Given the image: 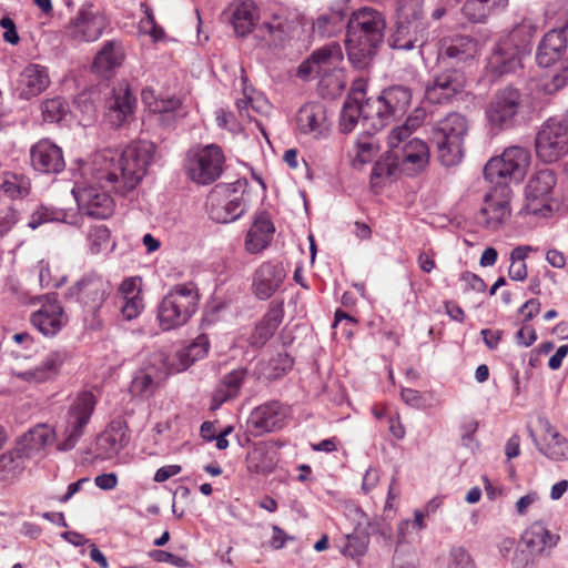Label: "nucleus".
Returning a JSON list of instances; mask_svg holds the SVG:
<instances>
[{
	"mask_svg": "<svg viewBox=\"0 0 568 568\" xmlns=\"http://www.w3.org/2000/svg\"><path fill=\"white\" fill-rule=\"evenodd\" d=\"M155 146L149 141L132 142L120 154L99 153L82 169L81 180L74 183L72 194L80 211L93 219L104 220L113 212L110 192L125 196L146 174Z\"/></svg>",
	"mask_w": 568,
	"mask_h": 568,
	"instance_id": "1",
	"label": "nucleus"
},
{
	"mask_svg": "<svg viewBox=\"0 0 568 568\" xmlns=\"http://www.w3.org/2000/svg\"><path fill=\"white\" fill-rule=\"evenodd\" d=\"M0 27L2 29H4V32H3V40L12 45H16L19 43L20 41V37L18 34V31H17V28H16V23L14 21L8 17V16H3L1 19H0Z\"/></svg>",
	"mask_w": 568,
	"mask_h": 568,
	"instance_id": "60",
	"label": "nucleus"
},
{
	"mask_svg": "<svg viewBox=\"0 0 568 568\" xmlns=\"http://www.w3.org/2000/svg\"><path fill=\"white\" fill-rule=\"evenodd\" d=\"M200 295L193 283L174 285L158 306V320L163 331L185 325L197 310Z\"/></svg>",
	"mask_w": 568,
	"mask_h": 568,
	"instance_id": "6",
	"label": "nucleus"
},
{
	"mask_svg": "<svg viewBox=\"0 0 568 568\" xmlns=\"http://www.w3.org/2000/svg\"><path fill=\"white\" fill-rule=\"evenodd\" d=\"M19 222V212L12 207L0 210V239L4 237Z\"/></svg>",
	"mask_w": 568,
	"mask_h": 568,
	"instance_id": "57",
	"label": "nucleus"
},
{
	"mask_svg": "<svg viewBox=\"0 0 568 568\" xmlns=\"http://www.w3.org/2000/svg\"><path fill=\"white\" fill-rule=\"evenodd\" d=\"M88 246L92 254H99L110 246V231L105 225H97L88 233Z\"/></svg>",
	"mask_w": 568,
	"mask_h": 568,
	"instance_id": "52",
	"label": "nucleus"
},
{
	"mask_svg": "<svg viewBox=\"0 0 568 568\" xmlns=\"http://www.w3.org/2000/svg\"><path fill=\"white\" fill-rule=\"evenodd\" d=\"M410 101L412 91L405 85L385 88L377 97L366 99L362 85L353 87L341 112L339 129L343 133H349L359 123L365 134L373 135L393 120L402 118Z\"/></svg>",
	"mask_w": 568,
	"mask_h": 568,
	"instance_id": "2",
	"label": "nucleus"
},
{
	"mask_svg": "<svg viewBox=\"0 0 568 568\" xmlns=\"http://www.w3.org/2000/svg\"><path fill=\"white\" fill-rule=\"evenodd\" d=\"M449 568H475V562L464 547L455 546L449 552Z\"/></svg>",
	"mask_w": 568,
	"mask_h": 568,
	"instance_id": "55",
	"label": "nucleus"
},
{
	"mask_svg": "<svg viewBox=\"0 0 568 568\" xmlns=\"http://www.w3.org/2000/svg\"><path fill=\"white\" fill-rule=\"evenodd\" d=\"M0 190L11 200L24 199L30 194V182L22 175L4 174Z\"/></svg>",
	"mask_w": 568,
	"mask_h": 568,
	"instance_id": "45",
	"label": "nucleus"
},
{
	"mask_svg": "<svg viewBox=\"0 0 568 568\" xmlns=\"http://www.w3.org/2000/svg\"><path fill=\"white\" fill-rule=\"evenodd\" d=\"M369 536L364 532H354L346 536V544L342 552L353 559L362 558L368 548Z\"/></svg>",
	"mask_w": 568,
	"mask_h": 568,
	"instance_id": "50",
	"label": "nucleus"
},
{
	"mask_svg": "<svg viewBox=\"0 0 568 568\" xmlns=\"http://www.w3.org/2000/svg\"><path fill=\"white\" fill-rule=\"evenodd\" d=\"M525 54L505 38H501L494 48L489 58V67L494 74L504 75L515 72L521 67Z\"/></svg>",
	"mask_w": 568,
	"mask_h": 568,
	"instance_id": "27",
	"label": "nucleus"
},
{
	"mask_svg": "<svg viewBox=\"0 0 568 568\" xmlns=\"http://www.w3.org/2000/svg\"><path fill=\"white\" fill-rule=\"evenodd\" d=\"M537 339V334L534 327L524 325L517 333H516V341L517 344L523 345L525 347H528L535 343Z\"/></svg>",
	"mask_w": 568,
	"mask_h": 568,
	"instance_id": "64",
	"label": "nucleus"
},
{
	"mask_svg": "<svg viewBox=\"0 0 568 568\" xmlns=\"http://www.w3.org/2000/svg\"><path fill=\"white\" fill-rule=\"evenodd\" d=\"M55 439V432L47 424H38L23 434L17 442L20 453L27 458L40 455Z\"/></svg>",
	"mask_w": 568,
	"mask_h": 568,
	"instance_id": "31",
	"label": "nucleus"
},
{
	"mask_svg": "<svg viewBox=\"0 0 568 568\" xmlns=\"http://www.w3.org/2000/svg\"><path fill=\"white\" fill-rule=\"evenodd\" d=\"M397 170H400L399 164L397 163V160L392 156V149H389L385 159L375 162L372 169L371 179L373 181L375 179L390 178Z\"/></svg>",
	"mask_w": 568,
	"mask_h": 568,
	"instance_id": "53",
	"label": "nucleus"
},
{
	"mask_svg": "<svg viewBox=\"0 0 568 568\" xmlns=\"http://www.w3.org/2000/svg\"><path fill=\"white\" fill-rule=\"evenodd\" d=\"M65 358L67 354L64 352H50L40 365L33 369L19 373L18 377L30 384H40L52 381L60 373Z\"/></svg>",
	"mask_w": 568,
	"mask_h": 568,
	"instance_id": "33",
	"label": "nucleus"
},
{
	"mask_svg": "<svg viewBox=\"0 0 568 568\" xmlns=\"http://www.w3.org/2000/svg\"><path fill=\"white\" fill-rule=\"evenodd\" d=\"M42 116L45 122L59 123L69 113V104L63 98L48 99L41 106Z\"/></svg>",
	"mask_w": 568,
	"mask_h": 568,
	"instance_id": "48",
	"label": "nucleus"
},
{
	"mask_svg": "<svg viewBox=\"0 0 568 568\" xmlns=\"http://www.w3.org/2000/svg\"><path fill=\"white\" fill-rule=\"evenodd\" d=\"M234 31L240 37H245L254 30L256 22V8L252 1H244L232 12L231 18Z\"/></svg>",
	"mask_w": 568,
	"mask_h": 568,
	"instance_id": "41",
	"label": "nucleus"
},
{
	"mask_svg": "<svg viewBox=\"0 0 568 568\" xmlns=\"http://www.w3.org/2000/svg\"><path fill=\"white\" fill-rule=\"evenodd\" d=\"M23 457L24 455L19 452L17 446L13 450L0 456V481L9 480L22 470Z\"/></svg>",
	"mask_w": 568,
	"mask_h": 568,
	"instance_id": "47",
	"label": "nucleus"
},
{
	"mask_svg": "<svg viewBox=\"0 0 568 568\" xmlns=\"http://www.w3.org/2000/svg\"><path fill=\"white\" fill-rule=\"evenodd\" d=\"M142 308L141 301L136 297L125 298L124 304L121 306L122 315L125 320H133L138 317Z\"/></svg>",
	"mask_w": 568,
	"mask_h": 568,
	"instance_id": "61",
	"label": "nucleus"
},
{
	"mask_svg": "<svg viewBox=\"0 0 568 568\" xmlns=\"http://www.w3.org/2000/svg\"><path fill=\"white\" fill-rule=\"evenodd\" d=\"M529 151L523 146L507 148L500 158L490 159L484 168V176L490 183L509 178L520 182L529 165Z\"/></svg>",
	"mask_w": 568,
	"mask_h": 568,
	"instance_id": "10",
	"label": "nucleus"
},
{
	"mask_svg": "<svg viewBox=\"0 0 568 568\" xmlns=\"http://www.w3.org/2000/svg\"><path fill=\"white\" fill-rule=\"evenodd\" d=\"M225 156L217 144L190 149L185 158V171L191 181L200 185L214 183L223 173Z\"/></svg>",
	"mask_w": 568,
	"mask_h": 568,
	"instance_id": "8",
	"label": "nucleus"
},
{
	"mask_svg": "<svg viewBox=\"0 0 568 568\" xmlns=\"http://www.w3.org/2000/svg\"><path fill=\"white\" fill-rule=\"evenodd\" d=\"M296 122L302 134H312L316 139L328 131L326 108L321 102H310L301 106Z\"/></svg>",
	"mask_w": 568,
	"mask_h": 568,
	"instance_id": "26",
	"label": "nucleus"
},
{
	"mask_svg": "<svg viewBox=\"0 0 568 568\" xmlns=\"http://www.w3.org/2000/svg\"><path fill=\"white\" fill-rule=\"evenodd\" d=\"M285 273L280 264L263 263L255 272L253 278L254 294L260 300L270 298L281 286Z\"/></svg>",
	"mask_w": 568,
	"mask_h": 568,
	"instance_id": "30",
	"label": "nucleus"
},
{
	"mask_svg": "<svg viewBox=\"0 0 568 568\" xmlns=\"http://www.w3.org/2000/svg\"><path fill=\"white\" fill-rule=\"evenodd\" d=\"M149 556L156 562H169L179 568H185L189 566V562L184 558L165 550H151Z\"/></svg>",
	"mask_w": 568,
	"mask_h": 568,
	"instance_id": "59",
	"label": "nucleus"
},
{
	"mask_svg": "<svg viewBox=\"0 0 568 568\" xmlns=\"http://www.w3.org/2000/svg\"><path fill=\"white\" fill-rule=\"evenodd\" d=\"M460 280L467 284V287L475 292H485L486 290V283L481 277H479L477 274L471 273L469 271H465L460 275Z\"/></svg>",
	"mask_w": 568,
	"mask_h": 568,
	"instance_id": "62",
	"label": "nucleus"
},
{
	"mask_svg": "<svg viewBox=\"0 0 568 568\" xmlns=\"http://www.w3.org/2000/svg\"><path fill=\"white\" fill-rule=\"evenodd\" d=\"M468 129V120L458 112L448 113L432 126L430 143L436 148L438 160L444 166L460 163Z\"/></svg>",
	"mask_w": 568,
	"mask_h": 568,
	"instance_id": "5",
	"label": "nucleus"
},
{
	"mask_svg": "<svg viewBox=\"0 0 568 568\" xmlns=\"http://www.w3.org/2000/svg\"><path fill=\"white\" fill-rule=\"evenodd\" d=\"M557 540L558 536L551 535L542 523L536 521L523 532L519 544L530 552L540 555L546 547L555 546Z\"/></svg>",
	"mask_w": 568,
	"mask_h": 568,
	"instance_id": "36",
	"label": "nucleus"
},
{
	"mask_svg": "<svg viewBox=\"0 0 568 568\" xmlns=\"http://www.w3.org/2000/svg\"><path fill=\"white\" fill-rule=\"evenodd\" d=\"M536 30V26L530 20L525 19L515 26L514 29L504 38L510 43L516 44V48L526 55L530 53L531 40Z\"/></svg>",
	"mask_w": 568,
	"mask_h": 568,
	"instance_id": "43",
	"label": "nucleus"
},
{
	"mask_svg": "<svg viewBox=\"0 0 568 568\" xmlns=\"http://www.w3.org/2000/svg\"><path fill=\"white\" fill-rule=\"evenodd\" d=\"M392 156L397 160L400 171L412 176L427 166L429 148L423 140L414 138L398 146V149H392Z\"/></svg>",
	"mask_w": 568,
	"mask_h": 568,
	"instance_id": "21",
	"label": "nucleus"
},
{
	"mask_svg": "<svg viewBox=\"0 0 568 568\" xmlns=\"http://www.w3.org/2000/svg\"><path fill=\"white\" fill-rule=\"evenodd\" d=\"M402 399L409 406L415 408L424 407V398L420 392L413 388H403L400 392Z\"/></svg>",
	"mask_w": 568,
	"mask_h": 568,
	"instance_id": "63",
	"label": "nucleus"
},
{
	"mask_svg": "<svg viewBox=\"0 0 568 568\" xmlns=\"http://www.w3.org/2000/svg\"><path fill=\"white\" fill-rule=\"evenodd\" d=\"M246 371L234 369L226 374L212 395L211 409H219L224 403L235 398L243 385Z\"/></svg>",
	"mask_w": 568,
	"mask_h": 568,
	"instance_id": "35",
	"label": "nucleus"
},
{
	"mask_svg": "<svg viewBox=\"0 0 568 568\" xmlns=\"http://www.w3.org/2000/svg\"><path fill=\"white\" fill-rule=\"evenodd\" d=\"M65 213L62 210L40 205L30 216L28 226L36 230L40 225L48 222H62Z\"/></svg>",
	"mask_w": 568,
	"mask_h": 568,
	"instance_id": "51",
	"label": "nucleus"
},
{
	"mask_svg": "<svg viewBox=\"0 0 568 568\" xmlns=\"http://www.w3.org/2000/svg\"><path fill=\"white\" fill-rule=\"evenodd\" d=\"M529 105L526 95L513 85L498 89L486 108V119L494 134L513 130L525 123Z\"/></svg>",
	"mask_w": 568,
	"mask_h": 568,
	"instance_id": "4",
	"label": "nucleus"
},
{
	"mask_svg": "<svg viewBox=\"0 0 568 568\" xmlns=\"http://www.w3.org/2000/svg\"><path fill=\"white\" fill-rule=\"evenodd\" d=\"M477 40L470 36L456 34L444 38L439 42L437 62L438 68L464 67L475 59Z\"/></svg>",
	"mask_w": 568,
	"mask_h": 568,
	"instance_id": "18",
	"label": "nucleus"
},
{
	"mask_svg": "<svg viewBox=\"0 0 568 568\" xmlns=\"http://www.w3.org/2000/svg\"><path fill=\"white\" fill-rule=\"evenodd\" d=\"M275 232L274 224L266 213L256 216L253 225L247 232L245 246L250 253H258L264 250L272 240Z\"/></svg>",
	"mask_w": 568,
	"mask_h": 568,
	"instance_id": "34",
	"label": "nucleus"
},
{
	"mask_svg": "<svg viewBox=\"0 0 568 568\" xmlns=\"http://www.w3.org/2000/svg\"><path fill=\"white\" fill-rule=\"evenodd\" d=\"M290 407L278 400L266 402L255 407L246 422L247 432L255 437L284 427Z\"/></svg>",
	"mask_w": 568,
	"mask_h": 568,
	"instance_id": "20",
	"label": "nucleus"
},
{
	"mask_svg": "<svg viewBox=\"0 0 568 568\" xmlns=\"http://www.w3.org/2000/svg\"><path fill=\"white\" fill-rule=\"evenodd\" d=\"M556 183V174L550 169H541L529 179L525 193L530 213L546 215L551 212Z\"/></svg>",
	"mask_w": 568,
	"mask_h": 568,
	"instance_id": "19",
	"label": "nucleus"
},
{
	"mask_svg": "<svg viewBox=\"0 0 568 568\" xmlns=\"http://www.w3.org/2000/svg\"><path fill=\"white\" fill-rule=\"evenodd\" d=\"M97 403V397L90 390H82L75 395L65 414L64 439L58 444V450L69 452L77 446L84 435Z\"/></svg>",
	"mask_w": 568,
	"mask_h": 568,
	"instance_id": "9",
	"label": "nucleus"
},
{
	"mask_svg": "<svg viewBox=\"0 0 568 568\" xmlns=\"http://www.w3.org/2000/svg\"><path fill=\"white\" fill-rule=\"evenodd\" d=\"M30 160L32 168L43 174H58L65 168L61 148L48 139L31 146Z\"/></svg>",
	"mask_w": 568,
	"mask_h": 568,
	"instance_id": "23",
	"label": "nucleus"
},
{
	"mask_svg": "<svg viewBox=\"0 0 568 568\" xmlns=\"http://www.w3.org/2000/svg\"><path fill=\"white\" fill-rule=\"evenodd\" d=\"M425 0H395L396 19L423 20Z\"/></svg>",
	"mask_w": 568,
	"mask_h": 568,
	"instance_id": "49",
	"label": "nucleus"
},
{
	"mask_svg": "<svg viewBox=\"0 0 568 568\" xmlns=\"http://www.w3.org/2000/svg\"><path fill=\"white\" fill-rule=\"evenodd\" d=\"M106 27V19L90 1L84 2L65 27L68 37L85 42L98 40Z\"/></svg>",
	"mask_w": 568,
	"mask_h": 568,
	"instance_id": "16",
	"label": "nucleus"
},
{
	"mask_svg": "<svg viewBox=\"0 0 568 568\" xmlns=\"http://www.w3.org/2000/svg\"><path fill=\"white\" fill-rule=\"evenodd\" d=\"M31 324L44 336L57 335L67 324L68 317L54 294L45 295L41 308L31 315Z\"/></svg>",
	"mask_w": 568,
	"mask_h": 568,
	"instance_id": "22",
	"label": "nucleus"
},
{
	"mask_svg": "<svg viewBox=\"0 0 568 568\" xmlns=\"http://www.w3.org/2000/svg\"><path fill=\"white\" fill-rule=\"evenodd\" d=\"M427 38V24L423 20L396 19V28L388 39L393 49L412 50L423 47Z\"/></svg>",
	"mask_w": 568,
	"mask_h": 568,
	"instance_id": "24",
	"label": "nucleus"
},
{
	"mask_svg": "<svg viewBox=\"0 0 568 568\" xmlns=\"http://www.w3.org/2000/svg\"><path fill=\"white\" fill-rule=\"evenodd\" d=\"M123 57L121 43L115 40L108 41L97 53L92 68L97 72L111 71L122 63Z\"/></svg>",
	"mask_w": 568,
	"mask_h": 568,
	"instance_id": "39",
	"label": "nucleus"
},
{
	"mask_svg": "<svg viewBox=\"0 0 568 568\" xmlns=\"http://www.w3.org/2000/svg\"><path fill=\"white\" fill-rule=\"evenodd\" d=\"M207 335L200 334L187 346L179 349L173 357L168 356V366L172 374L183 372L195 362L204 358L210 349Z\"/></svg>",
	"mask_w": 568,
	"mask_h": 568,
	"instance_id": "29",
	"label": "nucleus"
},
{
	"mask_svg": "<svg viewBox=\"0 0 568 568\" xmlns=\"http://www.w3.org/2000/svg\"><path fill=\"white\" fill-rule=\"evenodd\" d=\"M529 436L538 450L550 460L559 462L568 459V439L560 433H551V438L546 444H539L531 428L528 429Z\"/></svg>",
	"mask_w": 568,
	"mask_h": 568,
	"instance_id": "40",
	"label": "nucleus"
},
{
	"mask_svg": "<svg viewBox=\"0 0 568 568\" xmlns=\"http://www.w3.org/2000/svg\"><path fill=\"white\" fill-rule=\"evenodd\" d=\"M136 98L129 83L119 82L112 87L104 99V120L114 128H121L134 116Z\"/></svg>",
	"mask_w": 568,
	"mask_h": 568,
	"instance_id": "17",
	"label": "nucleus"
},
{
	"mask_svg": "<svg viewBox=\"0 0 568 568\" xmlns=\"http://www.w3.org/2000/svg\"><path fill=\"white\" fill-rule=\"evenodd\" d=\"M50 75L47 67L38 63L27 64L18 80L19 98L30 100L38 97L50 85Z\"/></svg>",
	"mask_w": 568,
	"mask_h": 568,
	"instance_id": "25",
	"label": "nucleus"
},
{
	"mask_svg": "<svg viewBox=\"0 0 568 568\" xmlns=\"http://www.w3.org/2000/svg\"><path fill=\"white\" fill-rule=\"evenodd\" d=\"M181 101L175 97L155 102L154 111L161 114V121L170 122L175 119V112L180 109Z\"/></svg>",
	"mask_w": 568,
	"mask_h": 568,
	"instance_id": "54",
	"label": "nucleus"
},
{
	"mask_svg": "<svg viewBox=\"0 0 568 568\" xmlns=\"http://www.w3.org/2000/svg\"><path fill=\"white\" fill-rule=\"evenodd\" d=\"M467 78L458 68H439L425 87V98L432 104H449L464 92Z\"/></svg>",
	"mask_w": 568,
	"mask_h": 568,
	"instance_id": "11",
	"label": "nucleus"
},
{
	"mask_svg": "<svg viewBox=\"0 0 568 568\" xmlns=\"http://www.w3.org/2000/svg\"><path fill=\"white\" fill-rule=\"evenodd\" d=\"M130 438H118L106 433H103L98 437L97 442V458L102 460L111 459L116 456L126 445Z\"/></svg>",
	"mask_w": 568,
	"mask_h": 568,
	"instance_id": "46",
	"label": "nucleus"
},
{
	"mask_svg": "<svg viewBox=\"0 0 568 568\" xmlns=\"http://www.w3.org/2000/svg\"><path fill=\"white\" fill-rule=\"evenodd\" d=\"M171 374L165 353H152L146 358L143 367L135 373L130 390L133 395L149 397L154 393L158 385Z\"/></svg>",
	"mask_w": 568,
	"mask_h": 568,
	"instance_id": "15",
	"label": "nucleus"
},
{
	"mask_svg": "<svg viewBox=\"0 0 568 568\" xmlns=\"http://www.w3.org/2000/svg\"><path fill=\"white\" fill-rule=\"evenodd\" d=\"M386 22L382 12L369 7L353 11L346 21V50L356 69L367 68L384 39Z\"/></svg>",
	"mask_w": 568,
	"mask_h": 568,
	"instance_id": "3",
	"label": "nucleus"
},
{
	"mask_svg": "<svg viewBox=\"0 0 568 568\" xmlns=\"http://www.w3.org/2000/svg\"><path fill=\"white\" fill-rule=\"evenodd\" d=\"M537 556L532 551L530 552V549L527 550L525 546L519 544L511 561L513 568H535Z\"/></svg>",
	"mask_w": 568,
	"mask_h": 568,
	"instance_id": "56",
	"label": "nucleus"
},
{
	"mask_svg": "<svg viewBox=\"0 0 568 568\" xmlns=\"http://www.w3.org/2000/svg\"><path fill=\"white\" fill-rule=\"evenodd\" d=\"M536 152L544 162H555L568 153V124L565 119L547 120L536 136Z\"/></svg>",
	"mask_w": 568,
	"mask_h": 568,
	"instance_id": "12",
	"label": "nucleus"
},
{
	"mask_svg": "<svg viewBox=\"0 0 568 568\" xmlns=\"http://www.w3.org/2000/svg\"><path fill=\"white\" fill-rule=\"evenodd\" d=\"M284 317L283 302H272L263 318L255 325L250 337L252 346L263 347L275 334Z\"/></svg>",
	"mask_w": 568,
	"mask_h": 568,
	"instance_id": "32",
	"label": "nucleus"
},
{
	"mask_svg": "<svg viewBox=\"0 0 568 568\" xmlns=\"http://www.w3.org/2000/svg\"><path fill=\"white\" fill-rule=\"evenodd\" d=\"M413 132L414 131L405 124L394 128L388 135V148L398 149V146L407 142L406 140L413 134Z\"/></svg>",
	"mask_w": 568,
	"mask_h": 568,
	"instance_id": "58",
	"label": "nucleus"
},
{
	"mask_svg": "<svg viewBox=\"0 0 568 568\" xmlns=\"http://www.w3.org/2000/svg\"><path fill=\"white\" fill-rule=\"evenodd\" d=\"M484 197V204L476 215L479 224L488 230H498L510 216L511 190L506 182L496 181Z\"/></svg>",
	"mask_w": 568,
	"mask_h": 568,
	"instance_id": "13",
	"label": "nucleus"
},
{
	"mask_svg": "<svg viewBox=\"0 0 568 568\" xmlns=\"http://www.w3.org/2000/svg\"><path fill=\"white\" fill-rule=\"evenodd\" d=\"M567 51V37L564 29L550 30L541 39L537 52L536 61L539 67L549 68L558 62Z\"/></svg>",
	"mask_w": 568,
	"mask_h": 568,
	"instance_id": "28",
	"label": "nucleus"
},
{
	"mask_svg": "<svg viewBox=\"0 0 568 568\" xmlns=\"http://www.w3.org/2000/svg\"><path fill=\"white\" fill-rule=\"evenodd\" d=\"M508 0H466L460 9L462 14L471 23H485L490 14L504 10Z\"/></svg>",
	"mask_w": 568,
	"mask_h": 568,
	"instance_id": "37",
	"label": "nucleus"
},
{
	"mask_svg": "<svg viewBox=\"0 0 568 568\" xmlns=\"http://www.w3.org/2000/svg\"><path fill=\"white\" fill-rule=\"evenodd\" d=\"M347 18L346 13L332 10L329 13L321 14L313 22V31L321 37H333L346 28Z\"/></svg>",
	"mask_w": 568,
	"mask_h": 568,
	"instance_id": "42",
	"label": "nucleus"
},
{
	"mask_svg": "<svg viewBox=\"0 0 568 568\" xmlns=\"http://www.w3.org/2000/svg\"><path fill=\"white\" fill-rule=\"evenodd\" d=\"M315 60L316 75L326 73L332 67H335L342 59V49L339 44L328 43L311 54Z\"/></svg>",
	"mask_w": 568,
	"mask_h": 568,
	"instance_id": "44",
	"label": "nucleus"
},
{
	"mask_svg": "<svg viewBox=\"0 0 568 568\" xmlns=\"http://www.w3.org/2000/svg\"><path fill=\"white\" fill-rule=\"evenodd\" d=\"M111 292L110 283L94 273L83 275L68 288L67 297L75 300L85 312L95 314Z\"/></svg>",
	"mask_w": 568,
	"mask_h": 568,
	"instance_id": "14",
	"label": "nucleus"
},
{
	"mask_svg": "<svg viewBox=\"0 0 568 568\" xmlns=\"http://www.w3.org/2000/svg\"><path fill=\"white\" fill-rule=\"evenodd\" d=\"M248 186L246 179L233 183L216 184L207 196V213L216 223H231L246 211L244 194Z\"/></svg>",
	"mask_w": 568,
	"mask_h": 568,
	"instance_id": "7",
	"label": "nucleus"
},
{
	"mask_svg": "<svg viewBox=\"0 0 568 568\" xmlns=\"http://www.w3.org/2000/svg\"><path fill=\"white\" fill-rule=\"evenodd\" d=\"M292 26L287 19L274 14L270 21L263 22L256 29V37L278 45L290 38Z\"/></svg>",
	"mask_w": 568,
	"mask_h": 568,
	"instance_id": "38",
	"label": "nucleus"
}]
</instances>
